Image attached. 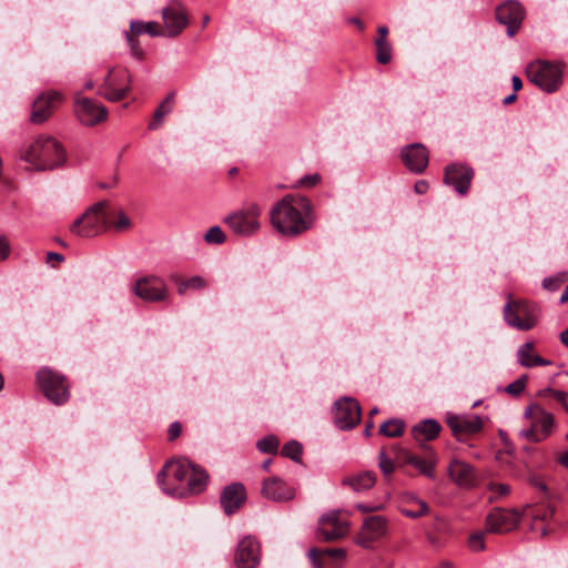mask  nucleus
I'll return each instance as SVG.
<instances>
[{
	"label": "nucleus",
	"instance_id": "nucleus-1",
	"mask_svg": "<svg viewBox=\"0 0 568 568\" xmlns=\"http://www.w3.org/2000/svg\"><path fill=\"white\" fill-rule=\"evenodd\" d=\"M207 480L206 470L186 458L166 463L158 474V483L163 491L176 497L202 493L206 488Z\"/></svg>",
	"mask_w": 568,
	"mask_h": 568
},
{
	"label": "nucleus",
	"instance_id": "nucleus-2",
	"mask_svg": "<svg viewBox=\"0 0 568 568\" xmlns=\"http://www.w3.org/2000/svg\"><path fill=\"white\" fill-rule=\"evenodd\" d=\"M270 220L272 226L282 235L298 236L313 225L311 201L306 196L285 195L271 209Z\"/></svg>",
	"mask_w": 568,
	"mask_h": 568
},
{
	"label": "nucleus",
	"instance_id": "nucleus-3",
	"mask_svg": "<svg viewBox=\"0 0 568 568\" xmlns=\"http://www.w3.org/2000/svg\"><path fill=\"white\" fill-rule=\"evenodd\" d=\"M34 170H53L65 162L67 155L63 146L52 136H38L20 155Z\"/></svg>",
	"mask_w": 568,
	"mask_h": 568
},
{
	"label": "nucleus",
	"instance_id": "nucleus-4",
	"mask_svg": "<svg viewBox=\"0 0 568 568\" xmlns=\"http://www.w3.org/2000/svg\"><path fill=\"white\" fill-rule=\"evenodd\" d=\"M108 207V201H100L90 206L71 224V234L89 239L104 232L110 226Z\"/></svg>",
	"mask_w": 568,
	"mask_h": 568
},
{
	"label": "nucleus",
	"instance_id": "nucleus-5",
	"mask_svg": "<svg viewBox=\"0 0 568 568\" xmlns=\"http://www.w3.org/2000/svg\"><path fill=\"white\" fill-rule=\"evenodd\" d=\"M503 313L508 326L523 332L534 328L539 318V307L526 300H511L509 297Z\"/></svg>",
	"mask_w": 568,
	"mask_h": 568
},
{
	"label": "nucleus",
	"instance_id": "nucleus-6",
	"mask_svg": "<svg viewBox=\"0 0 568 568\" xmlns=\"http://www.w3.org/2000/svg\"><path fill=\"white\" fill-rule=\"evenodd\" d=\"M524 417L530 420V426L519 432V436L531 443L547 439L555 427V417L540 405L531 404L526 407Z\"/></svg>",
	"mask_w": 568,
	"mask_h": 568
},
{
	"label": "nucleus",
	"instance_id": "nucleus-7",
	"mask_svg": "<svg viewBox=\"0 0 568 568\" xmlns=\"http://www.w3.org/2000/svg\"><path fill=\"white\" fill-rule=\"evenodd\" d=\"M526 74L530 82L541 90L552 93L562 82V70L558 64L538 60L527 65Z\"/></svg>",
	"mask_w": 568,
	"mask_h": 568
},
{
	"label": "nucleus",
	"instance_id": "nucleus-8",
	"mask_svg": "<svg viewBox=\"0 0 568 568\" xmlns=\"http://www.w3.org/2000/svg\"><path fill=\"white\" fill-rule=\"evenodd\" d=\"M36 377L48 400L54 405H62L69 399L70 393L64 376L43 367L38 371Z\"/></svg>",
	"mask_w": 568,
	"mask_h": 568
},
{
	"label": "nucleus",
	"instance_id": "nucleus-9",
	"mask_svg": "<svg viewBox=\"0 0 568 568\" xmlns=\"http://www.w3.org/2000/svg\"><path fill=\"white\" fill-rule=\"evenodd\" d=\"M261 209L251 203L245 209L239 210L224 217V223L237 235L250 236L260 229Z\"/></svg>",
	"mask_w": 568,
	"mask_h": 568
},
{
	"label": "nucleus",
	"instance_id": "nucleus-10",
	"mask_svg": "<svg viewBox=\"0 0 568 568\" xmlns=\"http://www.w3.org/2000/svg\"><path fill=\"white\" fill-rule=\"evenodd\" d=\"M130 84L131 74L126 69L110 71L100 87L99 93L109 101L118 102L128 95Z\"/></svg>",
	"mask_w": 568,
	"mask_h": 568
},
{
	"label": "nucleus",
	"instance_id": "nucleus-11",
	"mask_svg": "<svg viewBox=\"0 0 568 568\" xmlns=\"http://www.w3.org/2000/svg\"><path fill=\"white\" fill-rule=\"evenodd\" d=\"M348 521L341 518L338 510H333L321 516L316 537L323 541H334L344 538L348 534Z\"/></svg>",
	"mask_w": 568,
	"mask_h": 568
},
{
	"label": "nucleus",
	"instance_id": "nucleus-12",
	"mask_svg": "<svg viewBox=\"0 0 568 568\" xmlns=\"http://www.w3.org/2000/svg\"><path fill=\"white\" fill-rule=\"evenodd\" d=\"M333 416L334 423L339 429H352L361 420V406L356 399L345 397L335 403Z\"/></svg>",
	"mask_w": 568,
	"mask_h": 568
},
{
	"label": "nucleus",
	"instance_id": "nucleus-13",
	"mask_svg": "<svg viewBox=\"0 0 568 568\" xmlns=\"http://www.w3.org/2000/svg\"><path fill=\"white\" fill-rule=\"evenodd\" d=\"M133 293L145 302H161L168 297V287L164 281L158 276H143L136 280L132 286Z\"/></svg>",
	"mask_w": 568,
	"mask_h": 568
},
{
	"label": "nucleus",
	"instance_id": "nucleus-14",
	"mask_svg": "<svg viewBox=\"0 0 568 568\" xmlns=\"http://www.w3.org/2000/svg\"><path fill=\"white\" fill-rule=\"evenodd\" d=\"M74 113L78 120L87 126L97 125L105 121L108 116L106 108L90 98H77Z\"/></svg>",
	"mask_w": 568,
	"mask_h": 568
},
{
	"label": "nucleus",
	"instance_id": "nucleus-15",
	"mask_svg": "<svg viewBox=\"0 0 568 568\" xmlns=\"http://www.w3.org/2000/svg\"><path fill=\"white\" fill-rule=\"evenodd\" d=\"M521 518L517 509L495 508L486 517V531L504 534L515 529Z\"/></svg>",
	"mask_w": 568,
	"mask_h": 568
},
{
	"label": "nucleus",
	"instance_id": "nucleus-16",
	"mask_svg": "<svg viewBox=\"0 0 568 568\" xmlns=\"http://www.w3.org/2000/svg\"><path fill=\"white\" fill-rule=\"evenodd\" d=\"M386 531L387 520L385 517L379 515L369 516L364 519L355 541L364 548H369L375 541L383 538L386 535Z\"/></svg>",
	"mask_w": 568,
	"mask_h": 568
},
{
	"label": "nucleus",
	"instance_id": "nucleus-17",
	"mask_svg": "<svg viewBox=\"0 0 568 568\" xmlns=\"http://www.w3.org/2000/svg\"><path fill=\"white\" fill-rule=\"evenodd\" d=\"M525 17L523 6L516 0H507L496 9V19L507 27V34L513 37L519 30Z\"/></svg>",
	"mask_w": 568,
	"mask_h": 568
},
{
	"label": "nucleus",
	"instance_id": "nucleus-18",
	"mask_svg": "<svg viewBox=\"0 0 568 568\" xmlns=\"http://www.w3.org/2000/svg\"><path fill=\"white\" fill-rule=\"evenodd\" d=\"M174 6L162 9V19L169 37L179 36L189 24L186 12L179 0H171Z\"/></svg>",
	"mask_w": 568,
	"mask_h": 568
},
{
	"label": "nucleus",
	"instance_id": "nucleus-19",
	"mask_svg": "<svg viewBox=\"0 0 568 568\" xmlns=\"http://www.w3.org/2000/svg\"><path fill=\"white\" fill-rule=\"evenodd\" d=\"M473 178V169L466 165L449 164L445 168L444 182L452 185L460 195L468 192Z\"/></svg>",
	"mask_w": 568,
	"mask_h": 568
},
{
	"label": "nucleus",
	"instance_id": "nucleus-20",
	"mask_svg": "<svg viewBox=\"0 0 568 568\" xmlns=\"http://www.w3.org/2000/svg\"><path fill=\"white\" fill-rule=\"evenodd\" d=\"M237 568H256L260 564V544L251 536L244 537L236 549Z\"/></svg>",
	"mask_w": 568,
	"mask_h": 568
},
{
	"label": "nucleus",
	"instance_id": "nucleus-21",
	"mask_svg": "<svg viewBox=\"0 0 568 568\" xmlns=\"http://www.w3.org/2000/svg\"><path fill=\"white\" fill-rule=\"evenodd\" d=\"M400 156L406 168L414 173L424 172L429 160L428 151L422 143L404 146Z\"/></svg>",
	"mask_w": 568,
	"mask_h": 568
},
{
	"label": "nucleus",
	"instance_id": "nucleus-22",
	"mask_svg": "<svg viewBox=\"0 0 568 568\" xmlns=\"http://www.w3.org/2000/svg\"><path fill=\"white\" fill-rule=\"evenodd\" d=\"M61 99V94L57 91L40 94L32 104L31 122L41 124L47 121Z\"/></svg>",
	"mask_w": 568,
	"mask_h": 568
},
{
	"label": "nucleus",
	"instance_id": "nucleus-23",
	"mask_svg": "<svg viewBox=\"0 0 568 568\" xmlns=\"http://www.w3.org/2000/svg\"><path fill=\"white\" fill-rule=\"evenodd\" d=\"M447 425L453 430L458 440H462L464 435H474L481 430L484 423L477 415L474 416H458L449 415L446 418Z\"/></svg>",
	"mask_w": 568,
	"mask_h": 568
},
{
	"label": "nucleus",
	"instance_id": "nucleus-24",
	"mask_svg": "<svg viewBox=\"0 0 568 568\" xmlns=\"http://www.w3.org/2000/svg\"><path fill=\"white\" fill-rule=\"evenodd\" d=\"M246 500V489L241 483L226 486L220 497L221 506L226 515L236 513Z\"/></svg>",
	"mask_w": 568,
	"mask_h": 568
},
{
	"label": "nucleus",
	"instance_id": "nucleus-25",
	"mask_svg": "<svg viewBox=\"0 0 568 568\" xmlns=\"http://www.w3.org/2000/svg\"><path fill=\"white\" fill-rule=\"evenodd\" d=\"M448 474L450 479L456 485L464 488L474 487L477 480V474L474 467L470 464L459 459H454L450 462Z\"/></svg>",
	"mask_w": 568,
	"mask_h": 568
},
{
	"label": "nucleus",
	"instance_id": "nucleus-26",
	"mask_svg": "<svg viewBox=\"0 0 568 568\" xmlns=\"http://www.w3.org/2000/svg\"><path fill=\"white\" fill-rule=\"evenodd\" d=\"M262 495L274 501H287L294 498V488L278 477L264 479Z\"/></svg>",
	"mask_w": 568,
	"mask_h": 568
},
{
	"label": "nucleus",
	"instance_id": "nucleus-27",
	"mask_svg": "<svg viewBox=\"0 0 568 568\" xmlns=\"http://www.w3.org/2000/svg\"><path fill=\"white\" fill-rule=\"evenodd\" d=\"M376 484V475L371 470L348 475L342 479V485L355 493H365Z\"/></svg>",
	"mask_w": 568,
	"mask_h": 568
},
{
	"label": "nucleus",
	"instance_id": "nucleus-28",
	"mask_svg": "<svg viewBox=\"0 0 568 568\" xmlns=\"http://www.w3.org/2000/svg\"><path fill=\"white\" fill-rule=\"evenodd\" d=\"M535 343L526 342L520 345L517 349V361L523 367H535L550 365L551 361H548L537 354H534Z\"/></svg>",
	"mask_w": 568,
	"mask_h": 568
},
{
	"label": "nucleus",
	"instance_id": "nucleus-29",
	"mask_svg": "<svg viewBox=\"0 0 568 568\" xmlns=\"http://www.w3.org/2000/svg\"><path fill=\"white\" fill-rule=\"evenodd\" d=\"M440 429L442 426L437 420L428 418L414 425L412 428V435L417 442L433 440L438 436Z\"/></svg>",
	"mask_w": 568,
	"mask_h": 568
},
{
	"label": "nucleus",
	"instance_id": "nucleus-30",
	"mask_svg": "<svg viewBox=\"0 0 568 568\" xmlns=\"http://www.w3.org/2000/svg\"><path fill=\"white\" fill-rule=\"evenodd\" d=\"M399 458H402L405 464L414 466L428 478L435 477L434 462L418 457L405 449H399Z\"/></svg>",
	"mask_w": 568,
	"mask_h": 568
},
{
	"label": "nucleus",
	"instance_id": "nucleus-31",
	"mask_svg": "<svg viewBox=\"0 0 568 568\" xmlns=\"http://www.w3.org/2000/svg\"><path fill=\"white\" fill-rule=\"evenodd\" d=\"M172 281L178 286L179 295H184L189 290L202 291L207 286L206 280L201 275H194L186 280L180 278L179 276H172Z\"/></svg>",
	"mask_w": 568,
	"mask_h": 568
},
{
	"label": "nucleus",
	"instance_id": "nucleus-32",
	"mask_svg": "<svg viewBox=\"0 0 568 568\" xmlns=\"http://www.w3.org/2000/svg\"><path fill=\"white\" fill-rule=\"evenodd\" d=\"M308 556L314 568H324L322 565V557L327 556L332 558H343L345 556V550L343 548H326L323 550L312 548L308 551Z\"/></svg>",
	"mask_w": 568,
	"mask_h": 568
},
{
	"label": "nucleus",
	"instance_id": "nucleus-33",
	"mask_svg": "<svg viewBox=\"0 0 568 568\" xmlns=\"http://www.w3.org/2000/svg\"><path fill=\"white\" fill-rule=\"evenodd\" d=\"M130 28L133 37L144 33H148L152 37L164 34V32L159 30L160 27L156 22L132 21Z\"/></svg>",
	"mask_w": 568,
	"mask_h": 568
},
{
	"label": "nucleus",
	"instance_id": "nucleus-34",
	"mask_svg": "<svg viewBox=\"0 0 568 568\" xmlns=\"http://www.w3.org/2000/svg\"><path fill=\"white\" fill-rule=\"evenodd\" d=\"M405 423L399 418H390L379 427V433L386 437H398L404 433Z\"/></svg>",
	"mask_w": 568,
	"mask_h": 568
},
{
	"label": "nucleus",
	"instance_id": "nucleus-35",
	"mask_svg": "<svg viewBox=\"0 0 568 568\" xmlns=\"http://www.w3.org/2000/svg\"><path fill=\"white\" fill-rule=\"evenodd\" d=\"M303 453L302 445L296 440L287 442L282 448V455L288 457L294 462H300Z\"/></svg>",
	"mask_w": 568,
	"mask_h": 568
},
{
	"label": "nucleus",
	"instance_id": "nucleus-36",
	"mask_svg": "<svg viewBox=\"0 0 568 568\" xmlns=\"http://www.w3.org/2000/svg\"><path fill=\"white\" fill-rule=\"evenodd\" d=\"M280 440L276 436L270 435L257 442V449L265 454H274L277 452Z\"/></svg>",
	"mask_w": 568,
	"mask_h": 568
},
{
	"label": "nucleus",
	"instance_id": "nucleus-37",
	"mask_svg": "<svg viewBox=\"0 0 568 568\" xmlns=\"http://www.w3.org/2000/svg\"><path fill=\"white\" fill-rule=\"evenodd\" d=\"M547 395L551 396L555 400L560 403V405L568 413V403H567L568 393H566L564 390H559V389H554V388H550V387L540 389L538 392V396H540V397H545Z\"/></svg>",
	"mask_w": 568,
	"mask_h": 568
},
{
	"label": "nucleus",
	"instance_id": "nucleus-38",
	"mask_svg": "<svg viewBox=\"0 0 568 568\" xmlns=\"http://www.w3.org/2000/svg\"><path fill=\"white\" fill-rule=\"evenodd\" d=\"M172 111L171 105H166V103H161L156 110L154 111L153 119L149 123L150 130H156L161 126L163 119L166 114Z\"/></svg>",
	"mask_w": 568,
	"mask_h": 568
},
{
	"label": "nucleus",
	"instance_id": "nucleus-39",
	"mask_svg": "<svg viewBox=\"0 0 568 568\" xmlns=\"http://www.w3.org/2000/svg\"><path fill=\"white\" fill-rule=\"evenodd\" d=\"M375 45L377 49L376 59L381 64H386L392 59V47L388 42L376 40Z\"/></svg>",
	"mask_w": 568,
	"mask_h": 568
},
{
	"label": "nucleus",
	"instance_id": "nucleus-40",
	"mask_svg": "<svg viewBox=\"0 0 568 568\" xmlns=\"http://www.w3.org/2000/svg\"><path fill=\"white\" fill-rule=\"evenodd\" d=\"M204 240L207 244H223L226 240V235L220 226L215 225L209 229L204 235Z\"/></svg>",
	"mask_w": 568,
	"mask_h": 568
},
{
	"label": "nucleus",
	"instance_id": "nucleus-41",
	"mask_svg": "<svg viewBox=\"0 0 568 568\" xmlns=\"http://www.w3.org/2000/svg\"><path fill=\"white\" fill-rule=\"evenodd\" d=\"M528 382V375H521L516 381L507 385L505 390L511 396H519L526 388Z\"/></svg>",
	"mask_w": 568,
	"mask_h": 568
},
{
	"label": "nucleus",
	"instance_id": "nucleus-42",
	"mask_svg": "<svg viewBox=\"0 0 568 568\" xmlns=\"http://www.w3.org/2000/svg\"><path fill=\"white\" fill-rule=\"evenodd\" d=\"M529 515L534 519H539L541 521H547V520H549L555 515V507L550 506V505H548L546 507H542V508L531 507L530 511H529Z\"/></svg>",
	"mask_w": 568,
	"mask_h": 568
},
{
	"label": "nucleus",
	"instance_id": "nucleus-43",
	"mask_svg": "<svg viewBox=\"0 0 568 568\" xmlns=\"http://www.w3.org/2000/svg\"><path fill=\"white\" fill-rule=\"evenodd\" d=\"M417 509H402V514L409 518H419L428 513V505L422 499H415Z\"/></svg>",
	"mask_w": 568,
	"mask_h": 568
},
{
	"label": "nucleus",
	"instance_id": "nucleus-44",
	"mask_svg": "<svg viewBox=\"0 0 568 568\" xmlns=\"http://www.w3.org/2000/svg\"><path fill=\"white\" fill-rule=\"evenodd\" d=\"M493 495L489 497V501H494L499 497L507 496L510 493V486L503 483H490L488 486Z\"/></svg>",
	"mask_w": 568,
	"mask_h": 568
},
{
	"label": "nucleus",
	"instance_id": "nucleus-45",
	"mask_svg": "<svg viewBox=\"0 0 568 568\" xmlns=\"http://www.w3.org/2000/svg\"><path fill=\"white\" fill-rule=\"evenodd\" d=\"M116 221H114L111 225L116 232H123L129 230L132 226V222L129 216L123 211H118Z\"/></svg>",
	"mask_w": 568,
	"mask_h": 568
},
{
	"label": "nucleus",
	"instance_id": "nucleus-46",
	"mask_svg": "<svg viewBox=\"0 0 568 568\" xmlns=\"http://www.w3.org/2000/svg\"><path fill=\"white\" fill-rule=\"evenodd\" d=\"M378 466L385 476H388L394 471L393 460L387 457L384 449L378 454Z\"/></svg>",
	"mask_w": 568,
	"mask_h": 568
},
{
	"label": "nucleus",
	"instance_id": "nucleus-47",
	"mask_svg": "<svg viewBox=\"0 0 568 568\" xmlns=\"http://www.w3.org/2000/svg\"><path fill=\"white\" fill-rule=\"evenodd\" d=\"M468 545L473 551H481L485 548L484 532H475L469 537Z\"/></svg>",
	"mask_w": 568,
	"mask_h": 568
},
{
	"label": "nucleus",
	"instance_id": "nucleus-48",
	"mask_svg": "<svg viewBox=\"0 0 568 568\" xmlns=\"http://www.w3.org/2000/svg\"><path fill=\"white\" fill-rule=\"evenodd\" d=\"M126 41L130 45L131 54L141 60L144 55L143 50L139 47L138 41L134 39L132 33H126Z\"/></svg>",
	"mask_w": 568,
	"mask_h": 568
},
{
	"label": "nucleus",
	"instance_id": "nucleus-49",
	"mask_svg": "<svg viewBox=\"0 0 568 568\" xmlns=\"http://www.w3.org/2000/svg\"><path fill=\"white\" fill-rule=\"evenodd\" d=\"M564 281H565V278H561V277H558V276L546 277L542 281V286L546 290L556 291V290L559 288V286L562 284Z\"/></svg>",
	"mask_w": 568,
	"mask_h": 568
},
{
	"label": "nucleus",
	"instance_id": "nucleus-50",
	"mask_svg": "<svg viewBox=\"0 0 568 568\" xmlns=\"http://www.w3.org/2000/svg\"><path fill=\"white\" fill-rule=\"evenodd\" d=\"M528 483L532 487L539 489L542 493H547L548 491L547 485L542 481V479L537 474H530L528 476Z\"/></svg>",
	"mask_w": 568,
	"mask_h": 568
},
{
	"label": "nucleus",
	"instance_id": "nucleus-51",
	"mask_svg": "<svg viewBox=\"0 0 568 568\" xmlns=\"http://www.w3.org/2000/svg\"><path fill=\"white\" fill-rule=\"evenodd\" d=\"M320 180H321V176L317 173L307 174L300 180V185L305 186V187H312V186L316 185L320 182Z\"/></svg>",
	"mask_w": 568,
	"mask_h": 568
},
{
	"label": "nucleus",
	"instance_id": "nucleus-52",
	"mask_svg": "<svg viewBox=\"0 0 568 568\" xmlns=\"http://www.w3.org/2000/svg\"><path fill=\"white\" fill-rule=\"evenodd\" d=\"M10 254V244L4 235H0V262L6 260Z\"/></svg>",
	"mask_w": 568,
	"mask_h": 568
},
{
	"label": "nucleus",
	"instance_id": "nucleus-53",
	"mask_svg": "<svg viewBox=\"0 0 568 568\" xmlns=\"http://www.w3.org/2000/svg\"><path fill=\"white\" fill-rule=\"evenodd\" d=\"M181 430H182V426H181V424H180L179 422H174V423H172V424L170 425V427H169V432H168V434H169V439H170V440H174V439H176V438L180 436Z\"/></svg>",
	"mask_w": 568,
	"mask_h": 568
},
{
	"label": "nucleus",
	"instance_id": "nucleus-54",
	"mask_svg": "<svg viewBox=\"0 0 568 568\" xmlns=\"http://www.w3.org/2000/svg\"><path fill=\"white\" fill-rule=\"evenodd\" d=\"M428 187H429L428 182L425 180H419L414 185V190L418 194L426 193L428 191Z\"/></svg>",
	"mask_w": 568,
	"mask_h": 568
},
{
	"label": "nucleus",
	"instance_id": "nucleus-55",
	"mask_svg": "<svg viewBox=\"0 0 568 568\" xmlns=\"http://www.w3.org/2000/svg\"><path fill=\"white\" fill-rule=\"evenodd\" d=\"M356 508L363 513H372L382 508V506H368L365 504H357Z\"/></svg>",
	"mask_w": 568,
	"mask_h": 568
},
{
	"label": "nucleus",
	"instance_id": "nucleus-56",
	"mask_svg": "<svg viewBox=\"0 0 568 568\" xmlns=\"http://www.w3.org/2000/svg\"><path fill=\"white\" fill-rule=\"evenodd\" d=\"M52 260H55L58 262H63L64 261V256L60 253H57V252H49L47 254V262H50Z\"/></svg>",
	"mask_w": 568,
	"mask_h": 568
},
{
	"label": "nucleus",
	"instance_id": "nucleus-57",
	"mask_svg": "<svg viewBox=\"0 0 568 568\" xmlns=\"http://www.w3.org/2000/svg\"><path fill=\"white\" fill-rule=\"evenodd\" d=\"M511 84H513L514 92H517L523 88V82H521L520 78L517 75H514L511 78Z\"/></svg>",
	"mask_w": 568,
	"mask_h": 568
},
{
	"label": "nucleus",
	"instance_id": "nucleus-58",
	"mask_svg": "<svg viewBox=\"0 0 568 568\" xmlns=\"http://www.w3.org/2000/svg\"><path fill=\"white\" fill-rule=\"evenodd\" d=\"M387 33H388V29H387V27H385V26L379 27V28H378V34H379V37H378L376 40H382V42H387V41H386V36H387Z\"/></svg>",
	"mask_w": 568,
	"mask_h": 568
},
{
	"label": "nucleus",
	"instance_id": "nucleus-59",
	"mask_svg": "<svg viewBox=\"0 0 568 568\" xmlns=\"http://www.w3.org/2000/svg\"><path fill=\"white\" fill-rule=\"evenodd\" d=\"M558 463L568 468V450L564 452L559 457H558Z\"/></svg>",
	"mask_w": 568,
	"mask_h": 568
},
{
	"label": "nucleus",
	"instance_id": "nucleus-60",
	"mask_svg": "<svg viewBox=\"0 0 568 568\" xmlns=\"http://www.w3.org/2000/svg\"><path fill=\"white\" fill-rule=\"evenodd\" d=\"M374 428V423L372 420H368L365 425L364 435L366 437L371 436L372 429Z\"/></svg>",
	"mask_w": 568,
	"mask_h": 568
},
{
	"label": "nucleus",
	"instance_id": "nucleus-61",
	"mask_svg": "<svg viewBox=\"0 0 568 568\" xmlns=\"http://www.w3.org/2000/svg\"><path fill=\"white\" fill-rule=\"evenodd\" d=\"M516 100H517V94H516V92H514V93L509 94L508 97H506L504 99L503 103L505 105H507V104H510V103L515 102Z\"/></svg>",
	"mask_w": 568,
	"mask_h": 568
},
{
	"label": "nucleus",
	"instance_id": "nucleus-62",
	"mask_svg": "<svg viewBox=\"0 0 568 568\" xmlns=\"http://www.w3.org/2000/svg\"><path fill=\"white\" fill-rule=\"evenodd\" d=\"M560 341L566 347H568V327L560 333Z\"/></svg>",
	"mask_w": 568,
	"mask_h": 568
},
{
	"label": "nucleus",
	"instance_id": "nucleus-63",
	"mask_svg": "<svg viewBox=\"0 0 568 568\" xmlns=\"http://www.w3.org/2000/svg\"><path fill=\"white\" fill-rule=\"evenodd\" d=\"M437 568H454V565L450 561H442Z\"/></svg>",
	"mask_w": 568,
	"mask_h": 568
},
{
	"label": "nucleus",
	"instance_id": "nucleus-64",
	"mask_svg": "<svg viewBox=\"0 0 568 568\" xmlns=\"http://www.w3.org/2000/svg\"><path fill=\"white\" fill-rule=\"evenodd\" d=\"M568 301V285L566 286L565 291L561 294L560 302L565 303Z\"/></svg>",
	"mask_w": 568,
	"mask_h": 568
}]
</instances>
